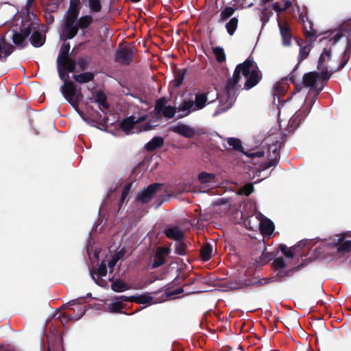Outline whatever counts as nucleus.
Returning <instances> with one entry per match:
<instances>
[{
	"mask_svg": "<svg viewBox=\"0 0 351 351\" xmlns=\"http://www.w3.org/2000/svg\"><path fill=\"white\" fill-rule=\"evenodd\" d=\"M136 121L133 116H130L122 120L120 128L125 132H129L134 127Z\"/></svg>",
	"mask_w": 351,
	"mask_h": 351,
	"instance_id": "31",
	"label": "nucleus"
},
{
	"mask_svg": "<svg viewBox=\"0 0 351 351\" xmlns=\"http://www.w3.org/2000/svg\"><path fill=\"white\" fill-rule=\"evenodd\" d=\"M95 74L92 72H85L73 76L75 81L80 84L89 82L93 80Z\"/></svg>",
	"mask_w": 351,
	"mask_h": 351,
	"instance_id": "30",
	"label": "nucleus"
},
{
	"mask_svg": "<svg viewBox=\"0 0 351 351\" xmlns=\"http://www.w3.org/2000/svg\"><path fill=\"white\" fill-rule=\"evenodd\" d=\"M303 119L300 117V112H295V114L290 119L289 125L291 128H297L300 124Z\"/></svg>",
	"mask_w": 351,
	"mask_h": 351,
	"instance_id": "46",
	"label": "nucleus"
},
{
	"mask_svg": "<svg viewBox=\"0 0 351 351\" xmlns=\"http://www.w3.org/2000/svg\"><path fill=\"white\" fill-rule=\"evenodd\" d=\"M254 191V186L253 184L251 183H248L245 184L243 187L240 189V193L243 194L246 196L250 195Z\"/></svg>",
	"mask_w": 351,
	"mask_h": 351,
	"instance_id": "54",
	"label": "nucleus"
},
{
	"mask_svg": "<svg viewBox=\"0 0 351 351\" xmlns=\"http://www.w3.org/2000/svg\"><path fill=\"white\" fill-rule=\"evenodd\" d=\"M274 282H277V280L276 277L272 276L269 278H261L256 282H252V284L255 285L256 287H260Z\"/></svg>",
	"mask_w": 351,
	"mask_h": 351,
	"instance_id": "47",
	"label": "nucleus"
},
{
	"mask_svg": "<svg viewBox=\"0 0 351 351\" xmlns=\"http://www.w3.org/2000/svg\"><path fill=\"white\" fill-rule=\"evenodd\" d=\"M213 53L215 56L216 60L219 63H223L226 60V53L221 47H215L213 48Z\"/></svg>",
	"mask_w": 351,
	"mask_h": 351,
	"instance_id": "36",
	"label": "nucleus"
},
{
	"mask_svg": "<svg viewBox=\"0 0 351 351\" xmlns=\"http://www.w3.org/2000/svg\"><path fill=\"white\" fill-rule=\"evenodd\" d=\"M237 90L238 88L236 85H230L229 81L227 80L225 85V93L221 95L215 93V99H219V104L213 113L214 117L226 112L232 107L237 99Z\"/></svg>",
	"mask_w": 351,
	"mask_h": 351,
	"instance_id": "2",
	"label": "nucleus"
},
{
	"mask_svg": "<svg viewBox=\"0 0 351 351\" xmlns=\"http://www.w3.org/2000/svg\"><path fill=\"white\" fill-rule=\"evenodd\" d=\"M110 311L112 313H121L122 309L124 308V305L121 302H113L110 305Z\"/></svg>",
	"mask_w": 351,
	"mask_h": 351,
	"instance_id": "51",
	"label": "nucleus"
},
{
	"mask_svg": "<svg viewBox=\"0 0 351 351\" xmlns=\"http://www.w3.org/2000/svg\"><path fill=\"white\" fill-rule=\"evenodd\" d=\"M94 21L90 14L75 16L68 21H62L61 36L65 40H71L77 35L79 31L85 34Z\"/></svg>",
	"mask_w": 351,
	"mask_h": 351,
	"instance_id": "1",
	"label": "nucleus"
},
{
	"mask_svg": "<svg viewBox=\"0 0 351 351\" xmlns=\"http://www.w3.org/2000/svg\"><path fill=\"white\" fill-rule=\"evenodd\" d=\"M117 299L120 300L122 302H134V295H132V296L121 295V296L117 298Z\"/></svg>",
	"mask_w": 351,
	"mask_h": 351,
	"instance_id": "64",
	"label": "nucleus"
},
{
	"mask_svg": "<svg viewBox=\"0 0 351 351\" xmlns=\"http://www.w3.org/2000/svg\"><path fill=\"white\" fill-rule=\"evenodd\" d=\"M209 92L195 94L194 106L196 110L203 109L208 104ZM215 99H211L208 104L213 102Z\"/></svg>",
	"mask_w": 351,
	"mask_h": 351,
	"instance_id": "20",
	"label": "nucleus"
},
{
	"mask_svg": "<svg viewBox=\"0 0 351 351\" xmlns=\"http://www.w3.org/2000/svg\"><path fill=\"white\" fill-rule=\"evenodd\" d=\"M192 99H184L177 108L178 112V119H182L189 116L192 112L196 111Z\"/></svg>",
	"mask_w": 351,
	"mask_h": 351,
	"instance_id": "13",
	"label": "nucleus"
},
{
	"mask_svg": "<svg viewBox=\"0 0 351 351\" xmlns=\"http://www.w3.org/2000/svg\"><path fill=\"white\" fill-rule=\"evenodd\" d=\"M350 58V53H348L347 52H343L340 64L339 65L337 71H339V70L342 69L346 65L348 62L349 61Z\"/></svg>",
	"mask_w": 351,
	"mask_h": 351,
	"instance_id": "56",
	"label": "nucleus"
},
{
	"mask_svg": "<svg viewBox=\"0 0 351 351\" xmlns=\"http://www.w3.org/2000/svg\"><path fill=\"white\" fill-rule=\"evenodd\" d=\"M175 253L180 256L186 255L188 254L186 244L181 241H177L175 244Z\"/></svg>",
	"mask_w": 351,
	"mask_h": 351,
	"instance_id": "40",
	"label": "nucleus"
},
{
	"mask_svg": "<svg viewBox=\"0 0 351 351\" xmlns=\"http://www.w3.org/2000/svg\"><path fill=\"white\" fill-rule=\"evenodd\" d=\"M15 47L6 42L4 37L0 38V61L5 62L7 58L14 51Z\"/></svg>",
	"mask_w": 351,
	"mask_h": 351,
	"instance_id": "17",
	"label": "nucleus"
},
{
	"mask_svg": "<svg viewBox=\"0 0 351 351\" xmlns=\"http://www.w3.org/2000/svg\"><path fill=\"white\" fill-rule=\"evenodd\" d=\"M31 44L35 47H40L45 43V36H43L41 32L38 31L34 32L30 38Z\"/></svg>",
	"mask_w": 351,
	"mask_h": 351,
	"instance_id": "28",
	"label": "nucleus"
},
{
	"mask_svg": "<svg viewBox=\"0 0 351 351\" xmlns=\"http://www.w3.org/2000/svg\"><path fill=\"white\" fill-rule=\"evenodd\" d=\"M77 63L80 66V69L82 71H84L87 69L89 61H88L86 58H80L78 59Z\"/></svg>",
	"mask_w": 351,
	"mask_h": 351,
	"instance_id": "61",
	"label": "nucleus"
},
{
	"mask_svg": "<svg viewBox=\"0 0 351 351\" xmlns=\"http://www.w3.org/2000/svg\"><path fill=\"white\" fill-rule=\"evenodd\" d=\"M319 74L317 72H309L303 76V83L305 86L315 88V84L319 79Z\"/></svg>",
	"mask_w": 351,
	"mask_h": 351,
	"instance_id": "25",
	"label": "nucleus"
},
{
	"mask_svg": "<svg viewBox=\"0 0 351 351\" xmlns=\"http://www.w3.org/2000/svg\"><path fill=\"white\" fill-rule=\"evenodd\" d=\"M257 64L251 58H247L243 62L238 64L234 71L233 75L232 77L228 78L227 80L229 81L230 85H236L237 86L238 83L241 80V73L247 77Z\"/></svg>",
	"mask_w": 351,
	"mask_h": 351,
	"instance_id": "4",
	"label": "nucleus"
},
{
	"mask_svg": "<svg viewBox=\"0 0 351 351\" xmlns=\"http://www.w3.org/2000/svg\"><path fill=\"white\" fill-rule=\"evenodd\" d=\"M324 84H322L321 87L317 88L315 90L311 91L308 93L304 106L296 112H300L301 119H304L308 113L310 112L313 104L315 102L317 96L320 92L323 90Z\"/></svg>",
	"mask_w": 351,
	"mask_h": 351,
	"instance_id": "6",
	"label": "nucleus"
},
{
	"mask_svg": "<svg viewBox=\"0 0 351 351\" xmlns=\"http://www.w3.org/2000/svg\"><path fill=\"white\" fill-rule=\"evenodd\" d=\"M295 269L296 268H293L286 271H279L275 277H276L277 281H281L283 278L289 277L291 274Z\"/></svg>",
	"mask_w": 351,
	"mask_h": 351,
	"instance_id": "58",
	"label": "nucleus"
},
{
	"mask_svg": "<svg viewBox=\"0 0 351 351\" xmlns=\"http://www.w3.org/2000/svg\"><path fill=\"white\" fill-rule=\"evenodd\" d=\"M215 175L207 172H201L198 175V181L202 184H208L214 182Z\"/></svg>",
	"mask_w": 351,
	"mask_h": 351,
	"instance_id": "34",
	"label": "nucleus"
},
{
	"mask_svg": "<svg viewBox=\"0 0 351 351\" xmlns=\"http://www.w3.org/2000/svg\"><path fill=\"white\" fill-rule=\"evenodd\" d=\"M260 252L261 253V256L255 258V261L258 265H265L273 258V254L267 252L265 247H264V250H261Z\"/></svg>",
	"mask_w": 351,
	"mask_h": 351,
	"instance_id": "29",
	"label": "nucleus"
},
{
	"mask_svg": "<svg viewBox=\"0 0 351 351\" xmlns=\"http://www.w3.org/2000/svg\"><path fill=\"white\" fill-rule=\"evenodd\" d=\"M57 69L64 70L67 72L72 73L75 71L76 68V60L71 57L64 58L62 60H56Z\"/></svg>",
	"mask_w": 351,
	"mask_h": 351,
	"instance_id": "19",
	"label": "nucleus"
},
{
	"mask_svg": "<svg viewBox=\"0 0 351 351\" xmlns=\"http://www.w3.org/2000/svg\"><path fill=\"white\" fill-rule=\"evenodd\" d=\"M176 110H177V108H176L175 107L171 106H168L164 108V110L162 112L165 117L168 118V119H171L174 117V115L176 112Z\"/></svg>",
	"mask_w": 351,
	"mask_h": 351,
	"instance_id": "49",
	"label": "nucleus"
},
{
	"mask_svg": "<svg viewBox=\"0 0 351 351\" xmlns=\"http://www.w3.org/2000/svg\"><path fill=\"white\" fill-rule=\"evenodd\" d=\"M246 78V81L244 84V89L250 90L256 86L263 78L262 72L260 71L258 66H256Z\"/></svg>",
	"mask_w": 351,
	"mask_h": 351,
	"instance_id": "10",
	"label": "nucleus"
},
{
	"mask_svg": "<svg viewBox=\"0 0 351 351\" xmlns=\"http://www.w3.org/2000/svg\"><path fill=\"white\" fill-rule=\"evenodd\" d=\"M169 130L188 138L193 137L195 134L194 128L182 123L171 126Z\"/></svg>",
	"mask_w": 351,
	"mask_h": 351,
	"instance_id": "11",
	"label": "nucleus"
},
{
	"mask_svg": "<svg viewBox=\"0 0 351 351\" xmlns=\"http://www.w3.org/2000/svg\"><path fill=\"white\" fill-rule=\"evenodd\" d=\"M70 49H71L70 43L69 42L64 41L62 45L61 46V47L60 49L57 60L60 61V60H62V59H63L64 58L70 57L69 56Z\"/></svg>",
	"mask_w": 351,
	"mask_h": 351,
	"instance_id": "35",
	"label": "nucleus"
},
{
	"mask_svg": "<svg viewBox=\"0 0 351 351\" xmlns=\"http://www.w3.org/2000/svg\"><path fill=\"white\" fill-rule=\"evenodd\" d=\"M303 22L304 34L306 38L317 37L319 34L317 30L313 28V22L307 16H300Z\"/></svg>",
	"mask_w": 351,
	"mask_h": 351,
	"instance_id": "18",
	"label": "nucleus"
},
{
	"mask_svg": "<svg viewBox=\"0 0 351 351\" xmlns=\"http://www.w3.org/2000/svg\"><path fill=\"white\" fill-rule=\"evenodd\" d=\"M332 58V49L324 48L322 53H321L317 63V69L321 70L324 69V67H328L325 65L326 62H328L331 60Z\"/></svg>",
	"mask_w": 351,
	"mask_h": 351,
	"instance_id": "22",
	"label": "nucleus"
},
{
	"mask_svg": "<svg viewBox=\"0 0 351 351\" xmlns=\"http://www.w3.org/2000/svg\"><path fill=\"white\" fill-rule=\"evenodd\" d=\"M343 36L350 37L348 38L344 52L351 54V18L343 23L341 30L336 32L329 42L332 43V45H335Z\"/></svg>",
	"mask_w": 351,
	"mask_h": 351,
	"instance_id": "5",
	"label": "nucleus"
},
{
	"mask_svg": "<svg viewBox=\"0 0 351 351\" xmlns=\"http://www.w3.org/2000/svg\"><path fill=\"white\" fill-rule=\"evenodd\" d=\"M235 12L232 7L227 6L221 12L219 22L224 21L230 18Z\"/></svg>",
	"mask_w": 351,
	"mask_h": 351,
	"instance_id": "44",
	"label": "nucleus"
},
{
	"mask_svg": "<svg viewBox=\"0 0 351 351\" xmlns=\"http://www.w3.org/2000/svg\"><path fill=\"white\" fill-rule=\"evenodd\" d=\"M166 102L167 101L164 97L160 98L156 101L155 110L158 114H160L163 111L164 108L166 107Z\"/></svg>",
	"mask_w": 351,
	"mask_h": 351,
	"instance_id": "52",
	"label": "nucleus"
},
{
	"mask_svg": "<svg viewBox=\"0 0 351 351\" xmlns=\"http://www.w3.org/2000/svg\"><path fill=\"white\" fill-rule=\"evenodd\" d=\"M97 274L100 277L106 276L107 274V267L104 262H102L98 269H97Z\"/></svg>",
	"mask_w": 351,
	"mask_h": 351,
	"instance_id": "60",
	"label": "nucleus"
},
{
	"mask_svg": "<svg viewBox=\"0 0 351 351\" xmlns=\"http://www.w3.org/2000/svg\"><path fill=\"white\" fill-rule=\"evenodd\" d=\"M337 237L332 243L337 247V252L341 254L351 252V240H345L346 237H351V234L342 233L337 235Z\"/></svg>",
	"mask_w": 351,
	"mask_h": 351,
	"instance_id": "7",
	"label": "nucleus"
},
{
	"mask_svg": "<svg viewBox=\"0 0 351 351\" xmlns=\"http://www.w3.org/2000/svg\"><path fill=\"white\" fill-rule=\"evenodd\" d=\"M133 51L125 47L116 53L115 60L123 65H129L133 59Z\"/></svg>",
	"mask_w": 351,
	"mask_h": 351,
	"instance_id": "12",
	"label": "nucleus"
},
{
	"mask_svg": "<svg viewBox=\"0 0 351 351\" xmlns=\"http://www.w3.org/2000/svg\"><path fill=\"white\" fill-rule=\"evenodd\" d=\"M132 183H127L124 186L121 197H120L121 203H124V202L128 199V195L132 189Z\"/></svg>",
	"mask_w": 351,
	"mask_h": 351,
	"instance_id": "50",
	"label": "nucleus"
},
{
	"mask_svg": "<svg viewBox=\"0 0 351 351\" xmlns=\"http://www.w3.org/2000/svg\"><path fill=\"white\" fill-rule=\"evenodd\" d=\"M328 68L324 67V69L319 70L320 73H319V78L322 79L325 82H328L330 78L331 73L332 72L328 73Z\"/></svg>",
	"mask_w": 351,
	"mask_h": 351,
	"instance_id": "55",
	"label": "nucleus"
},
{
	"mask_svg": "<svg viewBox=\"0 0 351 351\" xmlns=\"http://www.w3.org/2000/svg\"><path fill=\"white\" fill-rule=\"evenodd\" d=\"M273 154L275 155V158L269 160L267 162H265L261 165V169L265 170L271 167L276 166L278 162L279 158V151L277 149H275L273 152Z\"/></svg>",
	"mask_w": 351,
	"mask_h": 351,
	"instance_id": "37",
	"label": "nucleus"
},
{
	"mask_svg": "<svg viewBox=\"0 0 351 351\" xmlns=\"http://www.w3.org/2000/svg\"><path fill=\"white\" fill-rule=\"evenodd\" d=\"M227 142L235 151L243 152L241 141L237 138H228Z\"/></svg>",
	"mask_w": 351,
	"mask_h": 351,
	"instance_id": "41",
	"label": "nucleus"
},
{
	"mask_svg": "<svg viewBox=\"0 0 351 351\" xmlns=\"http://www.w3.org/2000/svg\"><path fill=\"white\" fill-rule=\"evenodd\" d=\"M45 18L47 24H52L54 22V16L53 14V10L49 11L48 8H45Z\"/></svg>",
	"mask_w": 351,
	"mask_h": 351,
	"instance_id": "57",
	"label": "nucleus"
},
{
	"mask_svg": "<svg viewBox=\"0 0 351 351\" xmlns=\"http://www.w3.org/2000/svg\"><path fill=\"white\" fill-rule=\"evenodd\" d=\"M58 69L59 77H60V80L64 82V84L66 82L70 81L69 80L67 79V74L69 72H67V71H66L64 70H62L60 69Z\"/></svg>",
	"mask_w": 351,
	"mask_h": 351,
	"instance_id": "62",
	"label": "nucleus"
},
{
	"mask_svg": "<svg viewBox=\"0 0 351 351\" xmlns=\"http://www.w3.org/2000/svg\"><path fill=\"white\" fill-rule=\"evenodd\" d=\"M213 252V246L210 243H206L200 250L201 258L204 261H208L210 259Z\"/></svg>",
	"mask_w": 351,
	"mask_h": 351,
	"instance_id": "33",
	"label": "nucleus"
},
{
	"mask_svg": "<svg viewBox=\"0 0 351 351\" xmlns=\"http://www.w3.org/2000/svg\"><path fill=\"white\" fill-rule=\"evenodd\" d=\"M31 32L32 27L29 25L28 27L21 29V32L19 33L26 39L30 35Z\"/></svg>",
	"mask_w": 351,
	"mask_h": 351,
	"instance_id": "63",
	"label": "nucleus"
},
{
	"mask_svg": "<svg viewBox=\"0 0 351 351\" xmlns=\"http://www.w3.org/2000/svg\"><path fill=\"white\" fill-rule=\"evenodd\" d=\"M80 0H69V6L63 17V21H68L75 16H78L80 13Z\"/></svg>",
	"mask_w": 351,
	"mask_h": 351,
	"instance_id": "14",
	"label": "nucleus"
},
{
	"mask_svg": "<svg viewBox=\"0 0 351 351\" xmlns=\"http://www.w3.org/2000/svg\"><path fill=\"white\" fill-rule=\"evenodd\" d=\"M273 12L268 8L265 7L261 10V21L263 26L265 25L269 21Z\"/></svg>",
	"mask_w": 351,
	"mask_h": 351,
	"instance_id": "42",
	"label": "nucleus"
},
{
	"mask_svg": "<svg viewBox=\"0 0 351 351\" xmlns=\"http://www.w3.org/2000/svg\"><path fill=\"white\" fill-rule=\"evenodd\" d=\"M286 91L287 87L282 85L281 82H278L275 84L273 89V103L274 105H276L278 107H279L280 105H283L286 101L281 99V98L283 97Z\"/></svg>",
	"mask_w": 351,
	"mask_h": 351,
	"instance_id": "16",
	"label": "nucleus"
},
{
	"mask_svg": "<svg viewBox=\"0 0 351 351\" xmlns=\"http://www.w3.org/2000/svg\"><path fill=\"white\" fill-rule=\"evenodd\" d=\"M238 23L239 21L237 18L233 17L226 24L227 32L230 36L234 34L238 26Z\"/></svg>",
	"mask_w": 351,
	"mask_h": 351,
	"instance_id": "39",
	"label": "nucleus"
},
{
	"mask_svg": "<svg viewBox=\"0 0 351 351\" xmlns=\"http://www.w3.org/2000/svg\"><path fill=\"white\" fill-rule=\"evenodd\" d=\"M169 249L166 247H159L154 255L153 259L149 264L150 269H156L163 265L166 263L165 256L169 254Z\"/></svg>",
	"mask_w": 351,
	"mask_h": 351,
	"instance_id": "8",
	"label": "nucleus"
},
{
	"mask_svg": "<svg viewBox=\"0 0 351 351\" xmlns=\"http://www.w3.org/2000/svg\"><path fill=\"white\" fill-rule=\"evenodd\" d=\"M162 184L160 183H153L149 185L146 189H144L143 191L138 193L136 196V200L143 203H148L154 195L156 193L157 190L159 188H161Z\"/></svg>",
	"mask_w": 351,
	"mask_h": 351,
	"instance_id": "9",
	"label": "nucleus"
},
{
	"mask_svg": "<svg viewBox=\"0 0 351 351\" xmlns=\"http://www.w3.org/2000/svg\"><path fill=\"white\" fill-rule=\"evenodd\" d=\"M111 289L115 292H123L130 289L128 284L120 279H117L111 284Z\"/></svg>",
	"mask_w": 351,
	"mask_h": 351,
	"instance_id": "32",
	"label": "nucleus"
},
{
	"mask_svg": "<svg viewBox=\"0 0 351 351\" xmlns=\"http://www.w3.org/2000/svg\"><path fill=\"white\" fill-rule=\"evenodd\" d=\"M57 319H58L63 325H65L70 319H73V317L66 313H62L58 316Z\"/></svg>",
	"mask_w": 351,
	"mask_h": 351,
	"instance_id": "59",
	"label": "nucleus"
},
{
	"mask_svg": "<svg viewBox=\"0 0 351 351\" xmlns=\"http://www.w3.org/2000/svg\"><path fill=\"white\" fill-rule=\"evenodd\" d=\"M278 25L280 29L283 45L289 46L291 43L292 38L290 27L287 22H282L279 19H278Z\"/></svg>",
	"mask_w": 351,
	"mask_h": 351,
	"instance_id": "15",
	"label": "nucleus"
},
{
	"mask_svg": "<svg viewBox=\"0 0 351 351\" xmlns=\"http://www.w3.org/2000/svg\"><path fill=\"white\" fill-rule=\"evenodd\" d=\"M153 300V298L151 297L148 293L134 295V302L141 304H145L151 303Z\"/></svg>",
	"mask_w": 351,
	"mask_h": 351,
	"instance_id": "43",
	"label": "nucleus"
},
{
	"mask_svg": "<svg viewBox=\"0 0 351 351\" xmlns=\"http://www.w3.org/2000/svg\"><path fill=\"white\" fill-rule=\"evenodd\" d=\"M280 250L287 258H293L294 252L292 249H289L285 244H281L279 246Z\"/></svg>",
	"mask_w": 351,
	"mask_h": 351,
	"instance_id": "53",
	"label": "nucleus"
},
{
	"mask_svg": "<svg viewBox=\"0 0 351 351\" xmlns=\"http://www.w3.org/2000/svg\"><path fill=\"white\" fill-rule=\"evenodd\" d=\"M165 234L167 238L176 241H182L184 238L183 232L178 226L167 228Z\"/></svg>",
	"mask_w": 351,
	"mask_h": 351,
	"instance_id": "21",
	"label": "nucleus"
},
{
	"mask_svg": "<svg viewBox=\"0 0 351 351\" xmlns=\"http://www.w3.org/2000/svg\"><path fill=\"white\" fill-rule=\"evenodd\" d=\"M164 145V138L161 136H155L152 138L145 145V149L149 152H154Z\"/></svg>",
	"mask_w": 351,
	"mask_h": 351,
	"instance_id": "24",
	"label": "nucleus"
},
{
	"mask_svg": "<svg viewBox=\"0 0 351 351\" xmlns=\"http://www.w3.org/2000/svg\"><path fill=\"white\" fill-rule=\"evenodd\" d=\"M274 230V224L269 219H263L260 223V231L263 234L271 235Z\"/></svg>",
	"mask_w": 351,
	"mask_h": 351,
	"instance_id": "27",
	"label": "nucleus"
},
{
	"mask_svg": "<svg viewBox=\"0 0 351 351\" xmlns=\"http://www.w3.org/2000/svg\"><path fill=\"white\" fill-rule=\"evenodd\" d=\"M187 73V69H178L175 73L174 80L171 82V86L173 88H179L182 84Z\"/></svg>",
	"mask_w": 351,
	"mask_h": 351,
	"instance_id": "23",
	"label": "nucleus"
},
{
	"mask_svg": "<svg viewBox=\"0 0 351 351\" xmlns=\"http://www.w3.org/2000/svg\"><path fill=\"white\" fill-rule=\"evenodd\" d=\"M287 267L285 260L282 257H278L274 260L272 263V267L274 270H279L284 269Z\"/></svg>",
	"mask_w": 351,
	"mask_h": 351,
	"instance_id": "45",
	"label": "nucleus"
},
{
	"mask_svg": "<svg viewBox=\"0 0 351 351\" xmlns=\"http://www.w3.org/2000/svg\"><path fill=\"white\" fill-rule=\"evenodd\" d=\"M313 47L312 43H310L308 45L300 47V53L298 56V63L302 62L304 60H305L309 55V53Z\"/></svg>",
	"mask_w": 351,
	"mask_h": 351,
	"instance_id": "38",
	"label": "nucleus"
},
{
	"mask_svg": "<svg viewBox=\"0 0 351 351\" xmlns=\"http://www.w3.org/2000/svg\"><path fill=\"white\" fill-rule=\"evenodd\" d=\"M89 99L92 103L98 104L99 108L100 110H101V106L105 109H108L109 108V104L107 102L106 95L103 91L97 92L95 98H90Z\"/></svg>",
	"mask_w": 351,
	"mask_h": 351,
	"instance_id": "26",
	"label": "nucleus"
},
{
	"mask_svg": "<svg viewBox=\"0 0 351 351\" xmlns=\"http://www.w3.org/2000/svg\"><path fill=\"white\" fill-rule=\"evenodd\" d=\"M60 91L65 99L75 108L77 109L83 97L81 89L72 82H66L61 87Z\"/></svg>",
	"mask_w": 351,
	"mask_h": 351,
	"instance_id": "3",
	"label": "nucleus"
},
{
	"mask_svg": "<svg viewBox=\"0 0 351 351\" xmlns=\"http://www.w3.org/2000/svg\"><path fill=\"white\" fill-rule=\"evenodd\" d=\"M12 40H13V43L17 46H20L21 47H23L24 46H25V38L19 32H15L13 34Z\"/></svg>",
	"mask_w": 351,
	"mask_h": 351,
	"instance_id": "48",
	"label": "nucleus"
}]
</instances>
